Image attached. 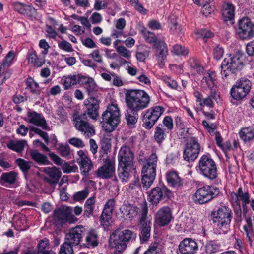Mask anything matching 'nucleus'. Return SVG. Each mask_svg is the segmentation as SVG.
<instances>
[{
    "instance_id": "f257e3e1",
    "label": "nucleus",
    "mask_w": 254,
    "mask_h": 254,
    "mask_svg": "<svg viewBox=\"0 0 254 254\" xmlns=\"http://www.w3.org/2000/svg\"><path fill=\"white\" fill-rule=\"evenodd\" d=\"M126 100L129 110L125 114L126 119L129 127H132L137 121L138 112L148 107L151 97L142 90H131L126 93Z\"/></svg>"
},
{
    "instance_id": "f03ea898",
    "label": "nucleus",
    "mask_w": 254,
    "mask_h": 254,
    "mask_svg": "<svg viewBox=\"0 0 254 254\" xmlns=\"http://www.w3.org/2000/svg\"><path fill=\"white\" fill-rule=\"evenodd\" d=\"M244 55L238 52L225 58L221 65V74L223 78H228L240 71L244 67Z\"/></svg>"
},
{
    "instance_id": "7ed1b4c3",
    "label": "nucleus",
    "mask_w": 254,
    "mask_h": 254,
    "mask_svg": "<svg viewBox=\"0 0 254 254\" xmlns=\"http://www.w3.org/2000/svg\"><path fill=\"white\" fill-rule=\"evenodd\" d=\"M211 216L213 223L222 230L223 234H227L230 230L232 218L231 209L227 206H221L217 211L211 212Z\"/></svg>"
},
{
    "instance_id": "20e7f679",
    "label": "nucleus",
    "mask_w": 254,
    "mask_h": 254,
    "mask_svg": "<svg viewBox=\"0 0 254 254\" xmlns=\"http://www.w3.org/2000/svg\"><path fill=\"white\" fill-rule=\"evenodd\" d=\"M104 129L107 132H112L120 122V113L116 104H111L108 106L102 115Z\"/></svg>"
},
{
    "instance_id": "39448f33",
    "label": "nucleus",
    "mask_w": 254,
    "mask_h": 254,
    "mask_svg": "<svg viewBox=\"0 0 254 254\" xmlns=\"http://www.w3.org/2000/svg\"><path fill=\"white\" fill-rule=\"evenodd\" d=\"M196 169L200 174L210 180L217 177L216 164L208 155H203L200 158Z\"/></svg>"
},
{
    "instance_id": "423d86ee",
    "label": "nucleus",
    "mask_w": 254,
    "mask_h": 254,
    "mask_svg": "<svg viewBox=\"0 0 254 254\" xmlns=\"http://www.w3.org/2000/svg\"><path fill=\"white\" fill-rule=\"evenodd\" d=\"M219 193V188L209 185L204 186L197 190L193 200L199 204H204L216 197Z\"/></svg>"
},
{
    "instance_id": "0eeeda50",
    "label": "nucleus",
    "mask_w": 254,
    "mask_h": 254,
    "mask_svg": "<svg viewBox=\"0 0 254 254\" xmlns=\"http://www.w3.org/2000/svg\"><path fill=\"white\" fill-rule=\"evenodd\" d=\"M252 87L251 82L246 78L237 80L231 88L230 93L231 97L235 100L244 98L250 92Z\"/></svg>"
},
{
    "instance_id": "6e6552de",
    "label": "nucleus",
    "mask_w": 254,
    "mask_h": 254,
    "mask_svg": "<svg viewBox=\"0 0 254 254\" xmlns=\"http://www.w3.org/2000/svg\"><path fill=\"white\" fill-rule=\"evenodd\" d=\"M201 150H203L196 137H191L188 139L183 152V158L190 162L194 161L198 156Z\"/></svg>"
},
{
    "instance_id": "1a4fd4ad",
    "label": "nucleus",
    "mask_w": 254,
    "mask_h": 254,
    "mask_svg": "<svg viewBox=\"0 0 254 254\" xmlns=\"http://www.w3.org/2000/svg\"><path fill=\"white\" fill-rule=\"evenodd\" d=\"M164 111V108L160 106L148 109L143 115V127L148 129L152 128Z\"/></svg>"
},
{
    "instance_id": "9d476101",
    "label": "nucleus",
    "mask_w": 254,
    "mask_h": 254,
    "mask_svg": "<svg viewBox=\"0 0 254 254\" xmlns=\"http://www.w3.org/2000/svg\"><path fill=\"white\" fill-rule=\"evenodd\" d=\"M172 191L164 186L156 187L151 189L149 194V201L156 206L162 199L170 198Z\"/></svg>"
},
{
    "instance_id": "9b49d317",
    "label": "nucleus",
    "mask_w": 254,
    "mask_h": 254,
    "mask_svg": "<svg viewBox=\"0 0 254 254\" xmlns=\"http://www.w3.org/2000/svg\"><path fill=\"white\" fill-rule=\"evenodd\" d=\"M237 34L242 39H247L254 35V24L248 17L242 18L239 21Z\"/></svg>"
},
{
    "instance_id": "f8f14e48",
    "label": "nucleus",
    "mask_w": 254,
    "mask_h": 254,
    "mask_svg": "<svg viewBox=\"0 0 254 254\" xmlns=\"http://www.w3.org/2000/svg\"><path fill=\"white\" fill-rule=\"evenodd\" d=\"M75 127L86 137L92 136L95 134L93 127L87 122L86 114H82L74 118Z\"/></svg>"
},
{
    "instance_id": "ddd939ff",
    "label": "nucleus",
    "mask_w": 254,
    "mask_h": 254,
    "mask_svg": "<svg viewBox=\"0 0 254 254\" xmlns=\"http://www.w3.org/2000/svg\"><path fill=\"white\" fill-rule=\"evenodd\" d=\"M85 229L82 225L69 229L65 235V242L72 246L78 245L85 235Z\"/></svg>"
},
{
    "instance_id": "4468645a",
    "label": "nucleus",
    "mask_w": 254,
    "mask_h": 254,
    "mask_svg": "<svg viewBox=\"0 0 254 254\" xmlns=\"http://www.w3.org/2000/svg\"><path fill=\"white\" fill-rule=\"evenodd\" d=\"M136 236V234L130 230L125 229L121 231L118 238L113 241L115 248L125 250L127 247L126 243L134 240Z\"/></svg>"
},
{
    "instance_id": "2eb2a0df",
    "label": "nucleus",
    "mask_w": 254,
    "mask_h": 254,
    "mask_svg": "<svg viewBox=\"0 0 254 254\" xmlns=\"http://www.w3.org/2000/svg\"><path fill=\"white\" fill-rule=\"evenodd\" d=\"M104 164L100 167L95 173L97 177L102 179H108L115 175V168L114 161L110 159L108 156L102 158Z\"/></svg>"
},
{
    "instance_id": "dca6fc26",
    "label": "nucleus",
    "mask_w": 254,
    "mask_h": 254,
    "mask_svg": "<svg viewBox=\"0 0 254 254\" xmlns=\"http://www.w3.org/2000/svg\"><path fill=\"white\" fill-rule=\"evenodd\" d=\"M155 49V56L158 64L160 66L164 65L165 61L168 54V50L166 43L164 41L158 40V42L153 44Z\"/></svg>"
},
{
    "instance_id": "f3484780",
    "label": "nucleus",
    "mask_w": 254,
    "mask_h": 254,
    "mask_svg": "<svg viewBox=\"0 0 254 254\" xmlns=\"http://www.w3.org/2000/svg\"><path fill=\"white\" fill-rule=\"evenodd\" d=\"M100 100L94 96H90L85 100L84 104L86 107V110L83 114H86L90 118L96 120L99 116V108Z\"/></svg>"
},
{
    "instance_id": "a211bd4d",
    "label": "nucleus",
    "mask_w": 254,
    "mask_h": 254,
    "mask_svg": "<svg viewBox=\"0 0 254 254\" xmlns=\"http://www.w3.org/2000/svg\"><path fill=\"white\" fill-rule=\"evenodd\" d=\"M178 249L181 254H195L198 250V246L194 240L186 238L180 242Z\"/></svg>"
},
{
    "instance_id": "6ab92c4d",
    "label": "nucleus",
    "mask_w": 254,
    "mask_h": 254,
    "mask_svg": "<svg viewBox=\"0 0 254 254\" xmlns=\"http://www.w3.org/2000/svg\"><path fill=\"white\" fill-rule=\"evenodd\" d=\"M172 218V213L170 208L165 206L159 209L155 215V221L159 226H165L169 224Z\"/></svg>"
},
{
    "instance_id": "aec40b11",
    "label": "nucleus",
    "mask_w": 254,
    "mask_h": 254,
    "mask_svg": "<svg viewBox=\"0 0 254 254\" xmlns=\"http://www.w3.org/2000/svg\"><path fill=\"white\" fill-rule=\"evenodd\" d=\"M134 155L130 151L129 147L123 146L120 150L118 154L119 165L129 168L130 165H133Z\"/></svg>"
},
{
    "instance_id": "412c9836",
    "label": "nucleus",
    "mask_w": 254,
    "mask_h": 254,
    "mask_svg": "<svg viewBox=\"0 0 254 254\" xmlns=\"http://www.w3.org/2000/svg\"><path fill=\"white\" fill-rule=\"evenodd\" d=\"M29 123L41 127L45 130H50V128L47 125V122L41 114L37 113L35 111H31L27 113V118L25 119Z\"/></svg>"
},
{
    "instance_id": "4be33fe9",
    "label": "nucleus",
    "mask_w": 254,
    "mask_h": 254,
    "mask_svg": "<svg viewBox=\"0 0 254 254\" xmlns=\"http://www.w3.org/2000/svg\"><path fill=\"white\" fill-rule=\"evenodd\" d=\"M157 161L158 158L156 154L152 153L143 162L141 173L156 175Z\"/></svg>"
},
{
    "instance_id": "5701e85b",
    "label": "nucleus",
    "mask_w": 254,
    "mask_h": 254,
    "mask_svg": "<svg viewBox=\"0 0 254 254\" xmlns=\"http://www.w3.org/2000/svg\"><path fill=\"white\" fill-rule=\"evenodd\" d=\"M40 171L48 176L45 177V180L52 185L58 183L61 176V171L56 167H43L41 168Z\"/></svg>"
},
{
    "instance_id": "b1692460",
    "label": "nucleus",
    "mask_w": 254,
    "mask_h": 254,
    "mask_svg": "<svg viewBox=\"0 0 254 254\" xmlns=\"http://www.w3.org/2000/svg\"><path fill=\"white\" fill-rule=\"evenodd\" d=\"M121 217L125 219H132L138 213V208L129 203H124L120 208Z\"/></svg>"
},
{
    "instance_id": "393cba45",
    "label": "nucleus",
    "mask_w": 254,
    "mask_h": 254,
    "mask_svg": "<svg viewBox=\"0 0 254 254\" xmlns=\"http://www.w3.org/2000/svg\"><path fill=\"white\" fill-rule=\"evenodd\" d=\"M235 7L232 4L226 3L223 6L222 15L223 20L229 24H233L234 22Z\"/></svg>"
},
{
    "instance_id": "a878e982",
    "label": "nucleus",
    "mask_w": 254,
    "mask_h": 254,
    "mask_svg": "<svg viewBox=\"0 0 254 254\" xmlns=\"http://www.w3.org/2000/svg\"><path fill=\"white\" fill-rule=\"evenodd\" d=\"M18 174L14 171L3 173L0 178V184L3 186L14 185L16 182Z\"/></svg>"
},
{
    "instance_id": "bb28decb",
    "label": "nucleus",
    "mask_w": 254,
    "mask_h": 254,
    "mask_svg": "<svg viewBox=\"0 0 254 254\" xmlns=\"http://www.w3.org/2000/svg\"><path fill=\"white\" fill-rule=\"evenodd\" d=\"M27 59L28 64L36 67H41L45 63V58L38 57L36 51L34 50L28 52Z\"/></svg>"
},
{
    "instance_id": "cd10ccee",
    "label": "nucleus",
    "mask_w": 254,
    "mask_h": 254,
    "mask_svg": "<svg viewBox=\"0 0 254 254\" xmlns=\"http://www.w3.org/2000/svg\"><path fill=\"white\" fill-rule=\"evenodd\" d=\"M231 198L236 203H240L239 201L241 200L243 203H250V196L247 191H243L242 188L240 187L237 190L236 192H232L231 194Z\"/></svg>"
},
{
    "instance_id": "c85d7f7f",
    "label": "nucleus",
    "mask_w": 254,
    "mask_h": 254,
    "mask_svg": "<svg viewBox=\"0 0 254 254\" xmlns=\"http://www.w3.org/2000/svg\"><path fill=\"white\" fill-rule=\"evenodd\" d=\"M71 209L69 207H62L54 211V217L61 222L67 221L70 218Z\"/></svg>"
},
{
    "instance_id": "c756f323",
    "label": "nucleus",
    "mask_w": 254,
    "mask_h": 254,
    "mask_svg": "<svg viewBox=\"0 0 254 254\" xmlns=\"http://www.w3.org/2000/svg\"><path fill=\"white\" fill-rule=\"evenodd\" d=\"M169 132L165 128H163L162 125H158L155 128L154 139L157 143L160 144L165 140Z\"/></svg>"
},
{
    "instance_id": "7c9ffc66",
    "label": "nucleus",
    "mask_w": 254,
    "mask_h": 254,
    "mask_svg": "<svg viewBox=\"0 0 254 254\" xmlns=\"http://www.w3.org/2000/svg\"><path fill=\"white\" fill-rule=\"evenodd\" d=\"M80 170L85 176L93 169V165L90 159L87 156H84L82 159L77 160Z\"/></svg>"
},
{
    "instance_id": "2f4dec72",
    "label": "nucleus",
    "mask_w": 254,
    "mask_h": 254,
    "mask_svg": "<svg viewBox=\"0 0 254 254\" xmlns=\"http://www.w3.org/2000/svg\"><path fill=\"white\" fill-rule=\"evenodd\" d=\"M150 53V48L145 45H140L137 46L136 53L137 60L143 62L149 56Z\"/></svg>"
},
{
    "instance_id": "473e14b6",
    "label": "nucleus",
    "mask_w": 254,
    "mask_h": 254,
    "mask_svg": "<svg viewBox=\"0 0 254 254\" xmlns=\"http://www.w3.org/2000/svg\"><path fill=\"white\" fill-rule=\"evenodd\" d=\"M141 231L139 235L140 239L142 243L147 241L150 237L151 222H145L140 224Z\"/></svg>"
},
{
    "instance_id": "72a5a7b5",
    "label": "nucleus",
    "mask_w": 254,
    "mask_h": 254,
    "mask_svg": "<svg viewBox=\"0 0 254 254\" xmlns=\"http://www.w3.org/2000/svg\"><path fill=\"white\" fill-rule=\"evenodd\" d=\"M14 9L21 14H34L36 10L31 6L23 5L19 2H15L12 4Z\"/></svg>"
},
{
    "instance_id": "f704fd0d",
    "label": "nucleus",
    "mask_w": 254,
    "mask_h": 254,
    "mask_svg": "<svg viewBox=\"0 0 254 254\" xmlns=\"http://www.w3.org/2000/svg\"><path fill=\"white\" fill-rule=\"evenodd\" d=\"M166 179L168 183L174 187H178L182 185L181 178L175 171H170L166 174Z\"/></svg>"
},
{
    "instance_id": "c9c22d12",
    "label": "nucleus",
    "mask_w": 254,
    "mask_h": 254,
    "mask_svg": "<svg viewBox=\"0 0 254 254\" xmlns=\"http://www.w3.org/2000/svg\"><path fill=\"white\" fill-rule=\"evenodd\" d=\"M239 134L244 142H249L254 138V129L252 127H244L241 129Z\"/></svg>"
},
{
    "instance_id": "e433bc0d",
    "label": "nucleus",
    "mask_w": 254,
    "mask_h": 254,
    "mask_svg": "<svg viewBox=\"0 0 254 254\" xmlns=\"http://www.w3.org/2000/svg\"><path fill=\"white\" fill-rule=\"evenodd\" d=\"M96 202L95 197L92 196L88 198L84 204L83 216L89 218L93 214Z\"/></svg>"
},
{
    "instance_id": "4c0bfd02",
    "label": "nucleus",
    "mask_w": 254,
    "mask_h": 254,
    "mask_svg": "<svg viewBox=\"0 0 254 254\" xmlns=\"http://www.w3.org/2000/svg\"><path fill=\"white\" fill-rule=\"evenodd\" d=\"M134 165H130V167L128 168L127 165L121 166L119 165L118 167V175L119 178L123 182H126L128 179L129 176V172L132 169H134Z\"/></svg>"
},
{
    "instance_id": "58836bf2",
    "label": "nucleus",
    "mask_w": 254,
    "mask_h": 254,
    "mask_svg": "<svg viewBox=\"0 0 254 254\" xmlns=\"http://www.w3.org/2000/svg\"><path fill=\"white\" fill-rule=\"evenodd\" d=\"M26 143V141L23 140L18 141L11 140L7 144V146L13 151L20 152L23 150Z\"/></svg>"
},
{
    "instance_id": "ea45409f",
    "label": "nucleus",
    "mask_w": 254,
    "mask_h": 254,
    "mask_svg": "<svg viewBox=\"0 0 254 254\" xmlns=\"http://www.w3.org/2000/svg\"><path fill=\"white\" fill-rule=\"evenodd\" d=\"M204 250L207 254H214L220 249V245L215 241H209L204 245Z\"/></svg>"
},
{
    "instance_id": "a19ab883",
    "label": "nucleus",
    "mask_w": 254,
    "mask_h": 254,
    "mask_svg": "<svg viewBox=\"0 0 254 254\" xmlns=\"http://www.w3.org/2000/svg\"><path fill=\"white\" fill-rule=\"evenodd\" d=\"M139 32L142 34L145 41L150 44H155L158 42V39L155 34L143 27L139 30Z\"/></svg>"
},
{
    "instance_id": "79ce46f5",
    "label": "nucleus",
    "mask_w": 254,
    "mask_h": 254,
    "mask_svg": "<svg viewBox=\"0 0 254 254\" xmlns=\"http://www.w3.org/2000/svg\"><path fill=\"white\" fill-rule=\"evenodd\" d=\"M101 146L100 150V155L99 158L100 159H102V158H104V157L105 156L106 157L108 156V153L110 152V150L111 148L110 140L106 138H103L101 140Z\"/></svg>"
},
{
    "instance_id": "37998d69",
    "label": "nucleus",
    "mask_w": 254,
    "mask_h": 254,
    "mask_svg": "<svg viewBox=\"0 0 254 254\" xmlns=\"http://www.w3.org/2000/svg\"><path fill=\"white\" fill-rule=\"evenodd\" d=\"M30 155L32 159L38 163L45 165L50 164V161L48 160L47 156L40 153L36 150L32 151L30 153Z\"/></svg>"
},
{
    "instance_id": "c03bdc74",
    "label": "nucleus",
    "mask_w": 254,
    "mask_h": 254,
    "mask_svg": "<svg viewBox=\"0 0 254 254\" xmlns=\"http://www.w3.org/2000/svg\"><path fill=\"white\" fill-rule=\"evenodd\" d=\"M97 235L94 231H90L85 238V243L84 244L87 247H96L98 245Z\"/></svg>"
},
{
    "instance_id": "a18cd8bd",
    "label": "nucleus",
    "mask_w": 254,
    "mask_h": 254,
    "mask_svg": "<svg viewBox=\"0 0 254 254\" xmlns=\"http://www.w3.org/2000/svg\"><path fill=\"white\" fill-rule=\"evenodd\" d=\"M148 211L147 203L146 201H144L140 205V210L139 212L140 215V224L145 222H151L149 217L147 216Z\"/></svg>"
},
{
    "instance_id": "49530a36",
    "label": "nucleus",
    "mask_w": 254,
    "mask_h": 254,
    "mask_svg": "<svg viewBox=\"0 0 254 254\" xmlns=\"http://www.w3.org/2000/svg\"><path fill=\"white\" fill-rule=\"evenodd\" d=\"M142 179L141 183L143 189L147 190L153 183L156 175L145 173H141Z\"/></svg>"
},
{
    "instance_id": "de8ad7c7",
    "label": "nucleus",
    "mask_w": 254,
    "mask_h": 254,
    "mask_svg": "<svg viewBox=\"0 0 254 254\" xmlns=\"http://www.w3.org/2000/svg\"><path fill=\"white\" fill-rule=\"evenodd\" d=\"M215 73L211 71L208 73V75L204 76L202 80V84L203 86H206L208 88H213L214 86V82L215 81Z\"/></svg>"
},
{
    "instance_id": "09e8293b",
    "label": "nucleus",
    "mask_w": 254,
    "mask_h": 254,
    "mask_svg": "<svg viewBox=\"0 0 254 254\" xmlns=\"http://www.w3.org/2000/svg\"><path fill=\"white\" fill-rule=\"evenodd\" d=\"M188 64L192 69L197 73L201 74L203 72V67L196 58L194 57L190 58L188 61Z\"/></svg>"
},
{
    "instance_id": "8fccbe9b",
    "label": "nucleus",
    "mask_w": 254,
    "mask_h": 254,
    "mask_svg": "<svg viewBox=\"0 0 254 254\" xmlns=\"http://www.w3.org/2000/svg\"><path fill=\"white\" fill-rule=\"evenodd\" d=\"M79 76V74H70L68 76L65 77V79L64 81V85L65 90L68 89L71 86L78 84L79 80L77 77Z\"/></svg>"
},
{
    "instance_id": "3c124183",
    "label": "nucleus",
    "mask_w": 254,
    "mask_h": 254,
    "mask_svg": "<svg viewBox=\"0 0 254 254\" xmlns=\"http://www.w3.org/2000/svg\"><path fill=\"white\" fill-rule=\"evenodd\" d=\"M26 83L27 87L30 89L31 92L33 94L38 95L40 93V89L38 84L32 78L27 79Z\"/></svg>"
},
{
    "instance_id": "603ef678",
    "label": "nucleus",
    "mask_w": 254,
    "mask_h": 254,
    "mask_svg": "<svg viewBox=\"0 0 254 254\" xmlns=\"http://www.w3.org/2000/svg\"><path fill=\"white\" fill-rule=\"evenodd\" d=\"M161 251V245L158 242L152 243L143 254H159Z\"/></svg>"
},
{
    "instance_id": "864d4df0",
    "label": "nucleus",
    "mask_w": 254,
    "mask_h": 254,
    "mask_svg": "<svg viewBox=\"0 0 254 254\" xmlns=\"http://www.w3.org/2000/svg\"><path fill=\"white\" fill-rule=\"evenodd\" d=\"M16 163L24 173L28 172L31 168V162L23 159L19 158L16 160Z\"/></svg>"
},
{
    "instance_id": "5fc2aeb1",
    "label": "nucleus",
    "mask_w": 254,
    "mask_h": 254,
    "mask_svg": "<svg viewBox=\"0 0 254 254\" xmlns=\"http://www.w3.org/2000/svg\"><path fill=\"white\" fill-rule=\"evenodd\" d=\"M112 213L108 212L107 211L103 210L100 218V221L102 225L107 226L109 225L111 220Z\"/></svg>"
},
{
    "instance_id": "6e6d98bb",
    "label": "nucleus",
    "mask_w": 254,
    "mask_h": 254,
    "mask_svg": "<svg viewBox=\"0 0 254 254\" xmlns=\"http://www.w3.org/2000/svg\"><path fill=\"white\" fill-rule=\"evenodd\" d=\"M159 125H162L163 128H165L169 132L173 129L174 127L173 120L169 116H165L163 120L162 124H159Z\"/></svg>"
},
{
    "instance_id": "4d7b16f0",
    "label": "nucleus",
    "mask_w": 254,
    "mask_h": 254,
    "mask_svg": "<svg viewBox=\"0 0 254 254\" xmlns=\"http://www.w3.org/2000/svg\"><path fill=\"white\" fill-rule=\"evenodd\" d=\"M84 87L89 97L94 96L97 90V86L93 79Z\"/></svg>"
},
{
    "instance_id": "13d9d810",
    "label": "nucleus",
    "mask_w": 254,
    "mask_h": 254,
    "mask_svg": "<svg viewBox=\"0 0 254 254\" xmlns=\"http://www.w3.org/2000/svg\"><path fill=\"white\" fill-rule=\"evenodd\" d=\"M30 130L31 131L34 132L36 134L39 135L44 139L46 143L48 144L49 142V137L47 132L43 131L40 129L34 127H30Z\"/></svg>"
},
{
    "instance_id": "bf43d9fd",
    "label": "nucleus",
    "mask_w": 254,
    "mask_h": 254,
    "mask_svg": "<svg viewBox=\"0 0 254 254\" xmlns=\"http://www.w3.org/2000/svg\"><path fill=\"white\" fill-rule=\"evenodd\" d=\"M58 47L67 52H72L74 50L72 45L64 39L58 42Z\"/></svg>"
},
{
    "instance_id": "052dcab7",
    "label": "nucleus",
    "mask_w": 254,
    "mask_h": 254,
    "mask_svg": "<svg viewBox=\"0 0 254 254\" xmlns=\"http://www.w3.org/2000/svg\"><path fill=\"white\" fill-rule=\"evenodd\" d=\"M73 246L64 242L61 246L59 254H72Z\"/></svg>"
},
{
    "instance_id": "680f3d73",
    "label": "nucleus",
    "mask_w": 254,
    "mask_h": 254,
    "mask_svg": "<svg viewBox=\"0 0 254 254\" xmlns=\"http://www.w3.org/2000/svg\"><path fill=\"white\" fill-rule=\"evenodd\" d=\"M89 194V190L86 188L84 190L75 193L73 195V198L76 201H81L85 199Z\"/></svg>"
},
{
    "instance_id": "e2e57ef3",
    "label": "nucleus",
    "mask_w": 254,
    "mask_h": 254,
    "mask_svg": "<svg viewBox=\"0 0 254 254\" xmlns=\"http://www.w3.org/2000/svg\"><path fill=\"white\" fill-rule=\"evenodd\" d=\"M172 52L177 55H187L189 50L185 47L180 45H176L173 47Z\"/></svg>"
},
{
    "instance_id": "0e129e2a",
    "label": "nucleus",
    "mask_w": 254,
    "mask_h": 254,
    "mask_svg": "<svg viewBox=\"0 0 254 254\" xmlns=\"http://www.w3.org/2000/svg\"><path fill=\"white\" fill-rule=\"evenodd\" d=\"M210 1L211 0H208V2H205L203 5L202 6V8L201 12L205 16H207L214 10V7L210 5L211 3Z\"/></svg>"
},
{
    "instance_id": "69168bd1",
    "label": "nucleus",
    "mask_w": 254,
    "mask_h": 254,
    "mask_svg": "<svg viewBox=\"0 0 254 254\" xmlns=\"http://www.w3.org/2000/svg\"><path fill=\"white\" fill-rule=\"evenodd\" d=\"M62 169L65 173L76 172L78 170V167L76 165L70 166L68 163H64L62 166Z\"/></svg>"
},
{
    "instance_id": "338daca9",
    "label": "nucleus",
    "mask_w": 254,
    "mask_h": 254,
    "mask_svg": "<svg viewBox=\"0 0 254 254\" xmlns=\"http://www.w3.org/2000/svg\"><path fill=\"white\" fill-rule=\"evenodd\" d=\"M89 56L96 62L98 63H102L103 62L102 55L98 49L93 50L90 54Z\"/></svg>"
},
{
    "instance_id": "774afa93",
    "label": "nucleus",
    "mask_w": 254,
    "mask_h": 254,
    "mask_svg": "<svg viewBox=\"0 0 254 254\" xmlns=\"http://www.w3.org/2000/svg\"><path fill=\"white\" fill-rule=\"evenodd\" d=\"M199 34L200 35V38H201L204 42H206L208 39L213 36V34L210 30L206 29L200 30Z\"/></svg>"
}]
</instances>
